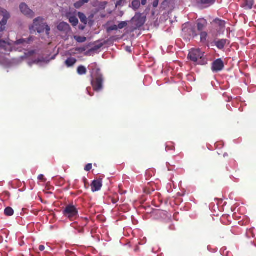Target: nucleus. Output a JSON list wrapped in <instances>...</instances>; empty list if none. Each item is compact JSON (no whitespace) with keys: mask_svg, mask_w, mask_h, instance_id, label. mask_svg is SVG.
Listing matches in <instances>:
<instances>
[{"mask_svg":"<svg viewBox=\"0 0 256 256\" xmlns=\"http://www.w3.org/2000/svg\"><path fill=\"white\" fill-rule=\"evenodd\" d=\"M50 28L44 22V19L42 17H38L34 20L33 24L30 26V30L31 33L37 32L38 33H41L46 30V34L48 36L50 34Z\"/></svg>","mask_w":256,"mask_h":256,"instance_id":"7ed1b4c3","label":"nucleus"},{"mask_svg":"<svg viewBox=\"0 0 256 256\" xmlns=\"http://www.w3.org/2000/svg\"><path fill=\"white\" fill-rule=\"evenodd\" d=\"M0 64L4 67H8L10 66V62L7 58L1 56L0 57Z\"/></svg>","mask_w":256,"mask_h":256,"instance_id":"a211bd4d","label":"nucleus"},{"mask_svg":"<svg viewBox=\"0 0 256 256\" xmlns=\"http://www.w3.org/2000/svg\"><path fill=\"white\" fill-rule=\"evenodd\" d=\"M204 52L200 49H192L189 52L188 58L194 62H197L198 64L204 65L206 61L203 58Z\"/></svg>","mask_w":256,"mask_h":256,"instance_id":"20e7f679","label":"nucleus"},{"mask_svg":"<svg viewBox=\"0 0 256 256\" xmlns=\"http://www.w3.org/2000/svg\"><path fill=\"white\" fill-rule=\"evenodd\" d=\"M84 4V3L81 0L80 2H77L74 4V6L76 8H78L82 6Z\"/></svg>","mask_w":256,"mask_h":256,"instance_id":"c85d7f7f","label":"nucleus"},{"mask_svg":"<svg viewBox=\"0 0 256 256\" xmlns=\"http://www.w3.org/2000/svg\"><path fill=\"white\" fill-rule=\"evenodd\" d=\"M186 28H183V31H184V32H185V31H186Z\"/></svg>","mask_w":256,"mask_h":256,"instance_id":"4c0bfd02","label":"nucleus"},{"mask_svg":"<svg viewBox=\"0 0 256 256\" xmlns=\"http://www.w3.org/2000/svg\"><path fill=\"white\" fill-rule=\"evenodd\" d=\"M146 22V18L141 14H136L131 20L132 26L130 27V32L140 28Z\"/></svg>","mask_w":256,"mask_h":256,"instance_id":"39448f33","label":"nucleus"},{"mask_svg":"<svg viewBox=\"0 0 256 256\" xmlns=\"http://www.w3.org/2000/svg\"><path fill=\"white\" fill-rule=\"evenodd\" d=\"M127 50L128 51V52H130V48H127V50Z\"/></svg>","mask_w":256,"mask_h":256,"instance_id":"ea45409f","label":"nucleus"},{"mask_svg":"<svg viewBox=\"0 0 256 256\" xmlns=\"http://www.w3.org/2000/svg\"><path fill=\"white\" fill-rule=\"evenodd\" d=\"M76 60L72 57L68 58L64 62V64L68 68L73 66L76 62Z\"/></svg>","mask_w":256,"mask_h":256,"instance_id":"dca6fc26","label":"nucleus"},{"mask_svg":"<svg viewBox=\"0 0 256 256\" xmlns=\"http://www.w3.org/2000/svg\"><path fill=\"white\" fill-rule=\"evenodd\" d=\"M198 4H200L206 8L208 7L213 4L215 0H194Z\"/></svg>","mask_w":256,"mask_h":256,"instance_id":"2eb2a0df","label":"nucleus"},{"mask_svg":"<svg viewBox=\"0 0 256 256\" xmlns=\"http://www.w3.org/2000/svg\"><path fill=\"white\" fill-rule=\"evenodd\" d=\"M228 156V154H224V156Z\"/></svg>","mask_w":256,"mask_h":256,"instance_id":"58836bf2","label":"nucleus"},{"mask_svg":"<svg viewBox=\"0 0 256 256\" xmlns=\"http://www.w3.org/2000/svg\"><path fill=\"white\" fill-rule=\"evenodd\" d=\"M254 4V0H242V6L246 10H250Z\"/></svg>","mask_w":256,"mask_h":256,"instance_id":"4468645a","label":"nucleus"},{"mask_svg":"<svg viewBox=\"0 0 256 256\" xmlns=\"http://www.w3.org/2000/svg\"><path fill=\"white\" fill-rule=\"evenodd\" d=\"M25 54L26 58H32V60H29L28 62V64L30 66H32L33 64H36L41 66H44L48 64L50 60L54 58V56H52L51 58H50L48 56L44 58L42 56H38L36 58V55L34 50L30 51L26 53Z\"/></svg>","mask_w":256,"mask_h":256,"instance_id":"f03ea898","label":"nucleus"},{"mask_svg":"<svg viewBox=\"0 0 256 256\" xmlns=\"http://www.w3.org/2000/svg\"><path fill=\"white\" fill-rule=\"evenodd\" d=\"M74 38L78 42H84L86 40L84 36H75Z\"/></svg>","mask_w":256,"mask_h":256,"instance_id":"b1692460","label":"nucleus"},{"mask_svg":"<svg viewBox=\"0 0 256 256\" xmlns=\"http://www.w3.org/2000/svg\"><path fill=\"white\" fill-rule=\"evenodd\" d=\"M127 26L126 22H122L118 26V28L122 29Z\"/></svg>","mask_w":256,"mask_h":256,"instance_id":"cd10ccee","label":"nucleus"},{"mask_svg":"<svg viewBox=\"0 0 256 256\" xmlns=\"http://www.w3.org/2000/svg\"><path fill=\"white\" fill-rule=\"evenodd\" d=\"M45 248V247L43 245H40V246H39V250H40V251H43L44 250Z\"/></svg>","mask_w":256,"mask_h":256,"instance_id":"72a5a7b5","label":"nucleus"},{"mask_svg":"<svg viewBox=\"0 0 256 256\" xmlns=\"http://www.w3.org/2000/svg\"><path fill=\"white\" fill-rule=\"evenodd\" d=\"M68 20L73 26H76L78 22V19L75 16H68Z\"/></svg>","mask_w":256,"mask_h":256,"instance_id":"412c9836","label":"nucleus"},{"mask_svg":"<svg viewBox=\"0 0 256 256\" xmlns=\"http://www.w3.org/2000/svg\"><path fill=\"white\" fill-rule=\"evenodd\" d=\"M207 24L206 20L202 19V20H199L198 21L197 26H198V30L200 31L202 30L205 26H206Z\"/></svg>","mask_w":256,"mask_h":256,"instance_id":"f3484780","label":"nucleus"},{"mask_svg":"<svg viewBox=\"0 0 256 256\" xmlns=\"http://www.w3.org/2000/svg\"><path fill=\"white\" fill-rule=\"evenodd\" d=\"M200 40L202 42H204L206 41V38H207V33L205 32H202L200 33Z\"/></svg>","mask_w":256,"mask_h":256,"instance_id":"393cba45","label":"nucleus"},{"mask_svg":"<svg viewBox=\"0 0 256 256\" xmlns=\"http://www.w3.org/2000/svg\"><path fill=\"white\" fill-rule=\"evenodd\" d=\"M215 22L218 24L220 28H224L225 26V22L222 20H216Z\"/></svg>","mask_w":256,"mask_h":256,"instance_id":"a878e982","label":"nucleus"},{"mask_svg":"<svg viewBox=\"0 0 256 256\" xmlns=\"http://www.w3.org/2000/svg\"><path fill=\"white\" fill-rule=\"evenodd\" d=\"M102 185V180L101 179L94 180L91 184L92 190L93 192L100 190Z\"/></svg>","mask_w":256,"mask_h":256,"instance_id":"9d476101","label":"nucleus"},{"mask_svg":"<svg viewBox=\"0 0 256 256\" xmlns=\"http://www.w3.org/2000/svg\"><path fill=\"white\" fill-rule=\"evenodd\" d=\"M38 179L40 180H44V176L43 174H40L38 176Z\"/></svg>","mask_w":256,"mask_h":256,"instance_id":"2f4dec72","label":"nucleus"},{"mask_svg":"<svg viewBox=\"0 0 256 256\" xmlns=\"http://www.w3.org/2000/svg\"><path fill=\"white\" fill-rule=\"evenodd\" d=\"M86 72V68L83 66H80L77 68V72L79 75L85 74Z\"/></svg>","mask_w":256,"mask_h":256,"instance_id":"aec40b11","label":"nucleus"},{"mask_svg":"<svg viewBox=\"0 0 256 256\" xmlns=\"http://www.w3.org/2000/svg\"><path fill=\"white\" fill-rule=\"evenodd\" d=\"M147 0H141L142 4L144 6L146 4Z\"/></svg>","mask_w":256,"mask_h":256,"instance_id":"f704fd0d","label":"nucleus"},{"mask_svg":"<svg viewBox=\"0 0 256 256\" xmlns=\"http://www.w3.org/2000/svg\"><path fill=\"white\" fill-rule=\"evenodd\" d=\"M87 92H88V94L90 96H92V94H90V92H89V90H88V88H87Z\"/></svg>","mask_w":256,"mask_h":256,"instance_id":"e433bc0d","label":"nucleus"},{"mask_svg":"<svg viewBox=\"0 0 256 256\" xmlns=\"http://www.w3.org/2000/svg\"><path fill=\"white\" fill-rule=\"evenodd\" d=\"M126 0H118L116 3V6H122L124 5Z\"/></svg>","mask_w":256,"mask_h":256,"instance_id":"bb28decb","label":"nucleus"},{"mask_svg":"<svg viewBox=\"0 0 256 256\" xmlns=\"http://www.w3.org/2000/svg\"><path fill=\"white\" fill-rule=\"evenodd\" d=\"M229 43V40L226 39L218 40L214 42V45L219 50H222L225 46L228 44Z\"/></svg>","mask_w":256,"mask_h":256,"instance_id":"9b49d317","label":"nucleus"},{"mask_svg":"<svg viewBox=\"0 0 256 256\" xmlns=\"http://www.w3.org/2000/svg\"><path fill=\"white\" fill-rule=\"evenodd\" d=\"M140 6V2L138 0H134L130 5V7L134 10H138Z\"/></svg>","mask_w":256,"mask_h":256,"instance_id":"6ab92c4d","label":"nucleus"},{"mask_svg":"<svg viewBox=\"0 0 256 256\" xmlns=\"http://www.w3.org/2000/svg\"><path fill=\"white\" fill-rule=\"evenodd\" d=\"M57 28L60 31L64 32L66 33H68L70 30L69 24L65 22H60L57 26Z\"/></svg>","mask_w":256,"mask_h":256,"instance_id":"ddd939ff","label":"nucleus"},{"mask_svg":"<svg viewBox=\"0 0 256 256\" xmlns=\"http://www.w3.org/2000/svg\"><path fill=\"white\" fill-rule=\"evenodd\" d=\"M20 9L23 14L30 18H32L34 16V12L25 3H22L20 4Z\"/></svg>","mask_w":256,"mask_h":256,"instance_id":"6e6552de","label":"nucleus"},{"mask_svg":"<svg viewBox=\"0 0 256 256\" xmlns=\"http://www.w3.org/2000/svg\"><path fill=\"white\" fill-rule=\"evenodd\" d=\"M0 15L3 16L0 23V32H2L5 28V26L7 24L8 19L10 18V14L7 10L0 7Z\"/></svg>","mask_w":256,"mask_h":256,"instance_id":"0eeeda50","label":"nucleus"},{"mask_svg":"<svg viewBox=\"0 0 256 256\" xmlns=\"http://www.w3.org/2000/svg\"><path fill=\"white\" fill-rule=\"evenodd\" d=\"M33 40V37L30 36L28 40L24 38L20 39L15 42V44L16 46H20L22 47H26L28 44H29L30 42Z\"/></svg>","mask_w":256,"mask_h":256,"instance_id":"f8f14e48","label":"nucleus"},{"mask_svg":"<svg viewBox=\"0 0 256 256\" xmlns=\"http://www.w3.org/2000/svg\"><path fill=\"white\" fill-rule=\"evenodd\" d=\"M14 211L10 207H8L4 210V214L7 216H12L14 214Z\"/></svg>","mask_w":256,"mask_h":256,"instance_id":"5701e85b","label":"nucleus"},{"mask_svg":"<svg viewBox=\"0 0 256 256\" xmlns=\"http://www.w3.org/2000/svg\"><path fill=\"white\" fill-rule=\"evenodd\" d=\"M118 29V26L116 25H113L109 27L108 29V31L116 30Z\"/></svg>","mask_w":256,"mask_h":256,"instance_id":"c756f323","label":"nucleus"},{"mask_svg":"<svg viewBox=\"0 0 256 256\" xmlns=\"http://www.w3.org/2000/svg\"><path fill=\"white\" fill-rule=\"evenodd\" d=\"M158 0H156L154 2V3H153V6H154V8H156V7H157V6H158Z\"/></svg>","mask_w":256,"mask_h":256,"instance_id":"473e14b6","label":"nucleus"},{"mask_svg":"<svg viewBox=\"0 0 256 256\" xmlns=\"http://www.w3.org/2000/svg\"><path fill=\"white\" fill-rule=\"evenodd\" d=\"M91 71V83L94 90L98 92L102 88L103 78L99 68H96V64L90 66Z\"/></svg>","mask_w":256,"mask_h":256,"instance_id":"f257e3e1","label":"nucleus"},{"mask_svg":"<svg viewBox=\"0 0 256 256\" xmlns=\"http://www.w3.org/2000/svg\"><path fill=\"white\" fill-rule=\"evenodd\" d=\"M92 168V164H88L86 166L84 170L88 172V171H90Z\"/></svg>","mask_w":256,"mask_h":256,"instance_id":"7c9ffc66","label":"nucleus"},{"mask_svg":"<svg viewBox=\"0 0 256 256\" xmlns=\"http://www.w3.org/2000/svg\"><path fill=\"white\" fill-rule=\"evenodd\" d=\"M63 214L70 219L76 218L78 216V211L74 205L69 204L63 210Z\"/></svg>","mask_w":256,"mask_h":256,"instance_id":"423d86ee","label":"nucleus"},{"mask_svg":"<svg viewBox=\"0 0 256 256\" xmlns=\"http://www.w3.org/2000/svg\"><path fill=\"white\" fill-rule=\"evenodd\" d=\"M224 68V64L220 58H218L214 60L212 64V70L214 72H218L223 70Z\"/></svg>","mask_w":256,"mask_h":256,"instance_id":"1a4fd4ad","label":"nucleus"},{"mask_svg":"<svg viewBox=\"0 0 256 256\" xmlns=\"http://www.w3.org/2000/svg\"><path fill=\"white\" fill-rule=\"evenodd\" d=\"M90 0H81L82 2L84 4H86L89 2Z\"/></svg>","mask_w":256,"mask_h":256,"instance_id":"c9c22d12","label":"nucleus"},{"mask_svg":"<svg viewBox=\"0 0 256 256\" xmlns=\"http://www.w3.org/2000/svg\"><path fill=\"white\" fill-rule=\"evenodd\" d=\"M78 16L80 18L81 22L84 23V24H86V23H87V18L86 16L83 13H82V12H78Z\"/></svg>","mask_w":256,"mask_h":256,"instance_id":"4be33fe9","label":"nucleus"}]
</instances>
